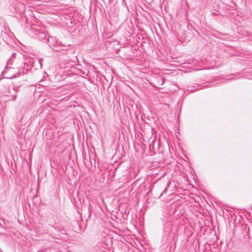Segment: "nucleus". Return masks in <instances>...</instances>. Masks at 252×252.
<instances>
[{
  "label": "nucleus",
  "instance_id": "1",
  "mask_svg": "<svg viewBox=\"0 0 252 252\" xmlns=\"http://www.w3.org/2000/svg\"><path fill=\"white\" fill-rule=\"evenodd\" d=\"M15 56V53H13L11 58L9 59L7 62V65L5 67L4 70L2 71V74L5 76L4 77L7 79L16 78L19 76L20 74H24L27 71V69H25V67L19 68L18 67H11L9 66L12 64V59Z\"/></svg>",
  "mask_w": 252,
  "mask_h": 252
},
{
  "label": "nucleus",
  "instance_id": "9",
  "mask_svg": "<svg viewBox=\"0 0 252 252\" xmlns=\"http://www.w3.org/2000/svg\"><path fill=\"white\" fill-rule=\"evenodd\" d=\"M170 231V228H169V230L167 231V232L168 233Z\"/></svg>",
  "mask_w": 252,
  "mask_h": 252
},
{
  "label": "nucleus",
  "instance_id": "4",
  "mask_svg": "<svg viewBox=\"0 0 252 252\" xmlns=\"http://www.w3.org/2000/svg\"><path fill=\"white\" fill-rule=\"evenodd\" d=\"M170 184V182L168 181V183H167V186L166 187V188H165V189L162 191V192L161 193V195H162L164 192H166L167 189V188L168 187V186Z\"/></svg>",
  "mask_w": 252,
  "mask_h": 252
},
{
  "label": "nucleus",
  "instance_id": "7",
  "mask_svg": "<svg viewBox=\"0 0 252 252\" xmlns=\"http://www.w3.org/2000/svg\"><path fill=\"white\" fill-rule=\"evenodd\" d=\"M13 97H14V98H13V100H15V98H16V97L17 94H13Z\"/></svg>",
  "mask_w": 252,
  "mask_h": 252
},
{
  "label": "nucleus",
  "instance_id": "6",
  "mask_svg": "<svg viewBox=\"0 0 252 252\" xmlns=\"http://www.w3.org/2000/svg\"><path fill=\"white\" fill-rule=\"evenodd\" d=\"M72 74V71L70 70H68L67 74H69V75H70Z\"/></svg>",
  "mask_w": 252,
  "mask_h": 252
},
{
  "label": "nucleus",
  "instance_id": "8",
  "mask_svg": "<svg viewBox=\"0 0 252 252\" xmlns=\"http://www.w3.org/2000/svg\"><path fill=\"white\" fill-rule=\"evenodd\" d=\"M12 89H13V91H14V92L15 91V89H14V88L13 87H12Z\"/></svg>",
  "mask_w": 252,
  "mask_h": 252
},
{
  "label": "nucleus",
  "instance_id": "3",
  "mask_svg": "<svg viewBox=\"0 0 252 252\" xmlns=\"http://www.w3.org/2000/svg\"><path fill=\"white\" fill-rule=\"evenodd\" d=\"M55 228L56 229H58L59 231L62 232V233H64V232L65 231V227L63 226L57 225Z\"/></svg>",
  "mask_w": 252,
  "mask_h": 252
},
{
  "label": "nucleus",
  "instance_id": "5",
  "mask_svg": "<svg viewBox=\"0 0 252 252\" xmlns=\"http://www.w3.org/2000/svg\"><path fill=\"white\" fill-rule=\"evenodd\" d=\"M82 73L83 74H84V75H85L86 76H87L88 74H89V71H87H87L85 70V71H82Z\"/></svg>",
  "mask_w": 252,
  "mask_h": 252
},
{
  "label": "nucleus",
  "instance_id": "2",
  "mask_svg": "<svg viewBox=\"0 0 252 252\" xmlns=\"http://www.w3.org/2000/svg\"><path fill=\"white\" fill-rule=\"evenodd\" d=\"M32 31L34 33L35 37L40 40H43L46 39V35L42 30L39 29H32Z\"/></svg>",
  "mask_w": 252,
  "mask_h": 252
}]
</instances>
